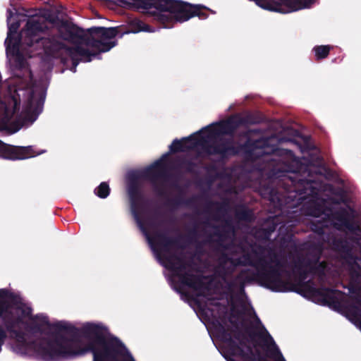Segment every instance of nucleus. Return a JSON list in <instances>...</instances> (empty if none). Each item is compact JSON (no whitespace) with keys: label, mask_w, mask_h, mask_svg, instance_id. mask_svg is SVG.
I'll return each mask as SVG.
<instances>
[{"label":"nucleus","mask_w":361,"mask_h":361,"mask_svg":"<svg viewBox=\"0 0 361 361\" xmlns=\"http://www.w3.org/2000/svg\"><path fill=\"white\" fill-rule=\"evenodd\" d=\"M8 32L5 44L6 54L12 56L13 61L20 68H24L31 80V74L24 61L25 56L32 57L41 54L62 56L63 54L70 56L73 61V72L76 71L78 63L75 61L88 62L101 52L109 51L116 46L115 37L118 34L115 27H96L88 30L85 34L80 28L73 25H63L58 37L44 38V30L47 28L44 17L32 16L27 22L25 27L20 32L19 39H15L13 33L19 27L18 23H12V13L8 12Z\"/></svg>","instance_id":"obj_1"},{"label":"nucleus","mask_w":361,"mask_h":361,"mask_svg":"<svg viewBox=\"0 0 361 361\" xmlns=\"http://www.w3.org/2000/svg\"><path fill=\"white\" fill-rule=\"evenodd\" d=\"M167 157V154L163 155L160 159L142 171L128 173V192L131 202V210L154 256L166 268L165 275L173 288L178 293H182L185 286H188L197 290L198 295H201L203 293L201 279L190 274L188 267L184 262L177 257L172 255L171 251L173 247L172 242L165 235L159 232V225L153 218L149 217L146 212H142L140 214L137 207V201L140 195L133 179L145 178L152 181L161 180L166 168Z\"/></svg>","instance_id":"obj_2"},{"label":"nucleus","mask_w":361,"mask_h":361,"mask_svg":"<svg viewBox=\"0 0 361 361\" xmlns=\"http://www.w3.org/2000/svg\"><path fill=\"white\" fill-rule=\"evenodd\" d=\"M239 123L240 119L238 116H232L226 121L212 123L188 137L180 140H175L170 145V151L175 152L195 149L209 154H220L222 156L238 153L239 149L233 148L231 143L224 141L223 137L233 133Z\"/></svg>","instance_id":"obj_3"},{"label":"nucleus","mask_w":361,"mask_h":361,"mask_svg":"<svg viewBox=\"0 0 361 361\" xmlns=\"http://www.w3.org/2000/svg\"><path fill=\"white\" fill-rule=\"evenodd\" d=\"M198 315L210 336L219 339V350L227 361H259V353L253 351L243 336L233 338L225 330L213 307H200Z\"/></svg>","instance_id":"obj_4"},{"label":"nucleus","mask_w":361,"mask_h":361,"mask_svg":"<svg viewBox=\"0 0 361 361\" xmlns=\"http://www.w3.org/2000/svg\"><path fill=\"white\" fill-rule=\"evenodd\" d=\"M264 271L262 260L254 262L245 256L238 258L233 255L231 257L224 256L221 258L218 271L224 281L226 291L233 299L235 293L242 297L244 283L255 276L263 275Z\"/></svg>","instance_id":"obj_5"},{"label":"nucleus","mask_w":361,"mask_h":361,"mask_svg":"<svg viewBox=\"0 0 361 361\" xmlns=\"http://www.w3.org/2000/svg\"><path fill=\"white\" fill-rule=\"evenodd\" d=\"M142 11L164 24L183 23L200 15L197 6L176 0H142Z\"/></svg>","instance_id":"obj_6"},{"label":"nucleus","mask_w":361,"mask_h":361,"mask_svg":"<svg viewBox=\"0 0 361 361\" xmlns=\"http://www.w3.org/2000/svg\"><path fill=\"white\" fill-rule=\"evenodd\" d=\"M247 314L250 315L253 320V333L262 341L263 345L267 348L269 356L274 361H286L273 338L257 317L252 308L248 307L246 310Z\"/></svg>","instance_id":"obj_7"},{"label":"nucleus","mask_w":361,"mask_h":361,"mask_svg":"<svg viewBox=\"0 0 361 361\" xmlns=\"http://www.w3.org/2000/svg\"><path fill=\"white\" fill-rule=\"evenodd\" d=\"M259 7L282 13L310 8L316 0H255Z\"/></svg>","instance_id":"obj_8"},{"label":"nucleus","mask_w":361,"mask_h":361,"mask_svg":"<svg viewBox=\"0 0 361 361\" xmlns=\"http://www.w3.org/2000/svg\"><path fill=\"white\" fill-rule=\"evenodd\" d=\"M267 287L276 292H285L288 290L287 286L281 281L275 272L266 276Z\"/></svg>","instance_id":"obj_9"},{"label":"nucleus","mask_w":361,"mask_h":361,"mask_svg":"<svg viewBox=\"0 0 361 361\" xmlns=\"http://www.w3.org/2000/svg\"><path fill=\"white\" fill-rule=\"evenodd\" d=\"M0 109H13V87H8L7 93L1 92Z\"/></svg>","instance_id":"obj_10"},{"label":"nucleus","mask_w":361,"mask_h":361,"mask_svg":"<svg viewBox=\"0 0 361 361\" xmlns=\"http://www.w3.org/2000/svg\"><path fill=\"white\" fill-rule=\"evenodd\" d=\"M332 47L329 45H320L316 46L313 48L315 58L317 59H322L326 58Z\"/></svg>","instance_id":"obj_11"},{"label":"nucleus","mask_w":361,"mask_h":361,"mask_svg":"<svg viewBox=\"0 0 361 361\" xmlns=\"http://www.w3.org/2000/svg\"><path fill=\"white\" fill-rule=\"evenodd\" d=\"M109 187L106 183H102L95 190V194L100 198H106L109 194Z\"/></svg>","instance_id":"obj_12"},{"label":"nucleus","mask_w":361,"mask_h":361,"mask_svg":"<svg viewBox=\"0 0 361 361\" xmlns=\"http://www.w3.org/2000/svg\"><path fill=\"white\" fill-rule=\"evenodd\" d=\"M135 25L137 26V30L134 31V32H153L155 31L154 29L150 27L149 25L145 24V23L137 20L135 22Z\"/></svg>","instance_id":"obj_13"},{"label":"nucleus","mask_w":361,"mask_h":361,"mask_svg":"<svg viewBox=\"0 0 361 361\" xmlns=\"http://www.w3.org/2000/svg\"><path fill=\"white\" fill-rule=\"evenodd\" d=\"M211 338H212V339L213 340V342H214V343H215L214 339L219 340V339H218L216 337H215V336H212V337L211 336ZM214 345H216V343H214Z\"/></svg>","instance_id":"obj_14"},{"label":"nucleus","mask_w":361,"mask_h":361,"mask_svg":"<svg viewBox=\"0 0 361 361\" xmlns=\"http://www.w3.org/2000/svg\"><path fill=\"white\" fill-rule=\"evenodd\" d=\"M263 152H264V153H266V154H268V153H269V151H268V150H264V151H263Z\"/></svg>","instance_id":"obj_15"},{"label":"nucleus","mask_w":361,"mask_h":361,"mask_svg":"<svg viewBox=\"0 0 361 361\" xmlns=\"http://www.w3.org/2000/svg\"><path fill=\"white\" fill-rule=\"evenodd\" d=\"M4 87H6L4 85H1V89L2 90Z\"/></svg>","instance_id":"obj_16"},{"label":"nucleus","mask_w":361,"mask_h":361,"mask_svg":"<svg viewBox=\"0 0 361 361\" xmlns=\"http://www.w3.org/2000/svg\"><path fill=\"white\" fill-rule=\"evenodd\" d=\"M165 27H170V26H169V25H165Z\"/></svg>","instance_id":"obj_17"}]
</instances>
